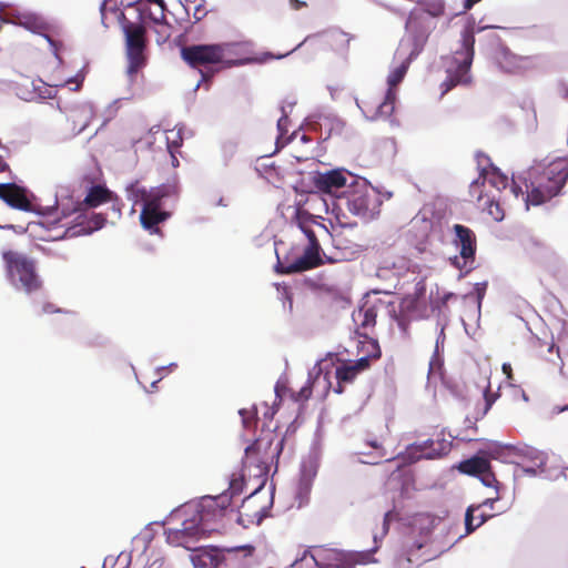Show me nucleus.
Wrapping results in <instances>:
<instances>
[{"instance_id": "nucleus-43", "label": "nucleus", "mask_w": 568, "mask_h": 568, "mask_svg": "<svg viewBox=\"0 0 568 568\" xmlns=\"http://www.w3.org/2000/svg\"><path fill=\"white\" fill-rule=\"evenodd\" d=\"M207 14V10L205 9V1L200 0V2L194 7L193 17L195 21H201Z\"/></svg>"}, {"instance_id": "nucleus-26", "label": "nucleus", "mask_w": 568, "mask_h": 568, "mask_svg": "<svg viewBox=\"0 0 568 568\" xmlns=\"http://www.w3.org/2000/svg\"><path fill=\"white\" fill-rule=\"evenodd\" d=\"M496 187L497 190H503L508 185V178L496 170L491 172H486L483 170L480 176L471 182L469 186V193L473 197H476L477 202L483 200V191L481 187L485 185V182Z\"/></svg>"}, {"instance_id": "nucleus-22", "label": "nucleus", "mask_w": 568, "mask_h": 568, "mask_svg": "<svg viewBox=\"0 0 568 568\" xmlns=\"http://www.w3.org/2000/svg\"><path fill=\"white\" fill-rule=\"evenodd\" d=\"M126 7H136L138 11L145 14L155 26H164L166 22V4L164 0H125Z\"/></svg>"}, {"instance_id": "nucleus-33", "label": "nucleus", "mask_w": 568, "mask_h": 568, "mask_svg": "<svg viewBox=\"0 0 568 568\" xmlns=\"http://www.w3.org/2000/svg\"><path fill=\"white\" fill-rule=\"evenodd\" d=\"M419 307V300L415 295H406L399 303L398 325L406 331L405 321L415 317Z\"/></svg>"}, {"instance_id": "nucleus-38", "label": "nucleus", "mask_w": 568, "mask_h": 568, "mask_svg": "<svg viewBox=\"0 0 568 568\" xmlns=\"http://www.w3.org/2000/svg\"><path fill=\"white\" fill-rule=\"evenodd\" d=\"M244 486V475L240 473H233L230 478L229 489L223 493L230 496V504L232 503L233 497L239 496L243 493Z\"/></svg>"}, {"instance_id": "nucleus-37", "label": "nucleus", "mask_w": 568, "mask_h": 568, "mask_svg": "<svg viewBox=\"0 0 568 568\" xmlns=\"http://www.w3.org/2000/svg\"><path fill=\"white\" fill-rule=\"evenodd\" d=\"M300 244L294 245L288 252H286L283 255H280L277 253V264H276V271L281 274H293L298 273V271H290L287 266L290 263L294 262L295 258H298L300 253Z\"/></svg>"}, {"instance_id": "nucleus-7", "label": "nucleus", "mask_w": 568, "mask_h": 568, "mask_svg": "<svg viewBox=\"0 0 568 568\" xmlns=\"http://www.w3.org/2000/svg\"><path fill=\"white\" fill-rule=\"evenodd\" d=\"M122 29L125 36L126 72L130 77H134L146 65V28L142 23L133 22L124 18Z\"/></svg>"}, {"instance_id": "nucleus-5", "label": "nucleus", "mask_w": 568, "mask_h": 568, "mask_svg": "<svg viewBox=\"0 0 568 568\" xmlns=\"http://www.w3.org/2000/svg\"><path fill=\"white\" fill-rule=\"evenodd\" d=\"M236 43L193 44L181 50L182 59L192 68L223 63L225 67L242 64L235 59Z\"/></svg>"}, {"instance_id": "nucleus-18", "label": "nucleus", "mask_w": 568, "mask_h": 568, "mask_svg": "<svg viewBox=\"0 0 568 568\" xmlns=\"http://www.w3.org/2000/svg\"><path fill=\"white\" fill-rule=\"evenodd\" d=\"M184 514L189 515V517L184 518L181 528H168L165 530V535L169 544L173 546H183L189 549V540L202 535L203 531L202 527L199 526L190 513Z\"/></svg>"}, {"instance_id": "nucleus-9", "label": "nucleus", "mask_w": 568, "mask_h": 568, "mask_svg": "<svg viewBox=\"0 0 568 568\" xmlns=\"http://www.w3.org/2000/svg\"><path fill=\"white\" fill-rule=\"evenodd\" d=\"M379 192L366 182L357 183L347 196V209L363 219H374L382 206Z\"/></svg>"}, {"instance_id": "nucleus-60", "label": "nucleus", "mask_w": 568, "mask_h": 568, "mask_svg": "<svg viewBox=\"0 0 568 568\" xmlns=\"http://www.w3.org/2000/svg\"><path fill=\"white\" fill-rule=\"evenodd\" d=\"M202 75H203L204 80H206L209 78L207 74L202 73Z\"/></svg>"}, {"instance_id": "nucleus-45", "label": "nucleus", "mask_w": 568, "mask_h": 568, "mask_svg": "<svg viewBox=\"0 0 568 568\" xmlns=\"http://www.w3.org/2000/svg\"><path fill=\"white\" fill-rule=\"evenodd\" d=\"M367 446H369L373 449L378 450V457L379 458H383V457L386 456V454L384 452L383 444L379 440H377V439L368 440L367 442Z\"/></svg>"}, {"instance_id": "nucleus-47", "label": "nucleus", "mask_w": 568, "mask_h": 568, "mask_svg": "<svg viewBox=\"0 0 568 568\" xmlns=\"http://www.w3.org/2000/svg\"><path fill=\"white\" fill-rule=\"evenodd\" d=\"M179 145L180 144L178 142H173L172 144L171 143L168 144V149H169V152H170L171 158H172V165L173 166H178L179 165V160L174 155V149L179 148Z\"/></svg>"}, {"instance_id": "nucleus-27", "label": "nucleus", "mask_w": 568, "mask_h": 568, "mask_svg": "<svg viewBox=\"0 0 568 568\" xmlns=\"http://www.w3.org/2000/svg\"><path fill=\"white\" fill-rule=\"evenodd\" d=\"M179 192L176 184H162L150 191H143L141 195L142 207L153 209L154 211H164L162 209V201L165 197L176 195Z\"/></svg>"}, {"instance_id": "nucleus-19", "label": "nucleus", "mask_w": 568, "mask_h": 568, "mask_svg": "<svg viewBox=\"0 0 568 568\" xmlns=\"http://www.w3.org/2000/svg\"><path fill=\"white\" fill-rule=\"evenodd\" d=\"M369 368V363L366 358H358L353 362H344L335 368V378L337 381V387L335 392L343 393L345 384L353 383L356 377Z\"/></svg>"}, {"instance_id": "nucleus-59", "label": "nucleus", "mask_w": 568, "mask_h": 568, "mask_svg": "<svg viewBox=\"0 0 568 568\" xmlns=\"http://www.w3.org/2000/svg\"><path fill=\"white\" fill-rule=\"evenodd\" d=\"M531 244L535 246H539L540 244L538 242L531 241Z\"/></svg>"}, {"instance_id": "nucleus-51", "label": "nucleus", "mask_w": 568, "mask_h": 568, "mask_svg": "<svg viewBox=\"0 0 568 568\" xmlns=\"http://www.w3.org/2000/svg\"><path fill=\"white\" fill-rule=\"evenodd\" d=\"M485 290H486V284H476V291H477V294H478V298L479 301L483 298L484 294H485Z\"/></svg>"}, {"instance_id": "nucleus-25", "label": "nucleus", "mask_w": 568, "mask_h": 568, "mask_svg": "<svg viewBox=\"0 0 568 568\" xmlns=\"http://www.w3.org/2000/svg\"><path fill=\"white\" fill-rule=\"evenodd\" d=\"M78 213L75 217L77 224L68 227L65 231V235L70 237L91 234L102 229L106 222V217L101 213H93L91 216H85L81 212Z\"/></svg>"}, {"instance_id": "nucleus-8", "label": "nucleus", "mask_w": 568, "mask_h": 568, "mask_svg": "<svg viewBox=\"0 0 568 568\" xmlns=\"http://www.w3.org/2000/svg\"><path fill=\"white\" fill-rule=\"evenodd\" d=\"M230 506V496L221 494L214 497H204L197 506L194 508L187 507L184 513H190L205 534L216 529L214 525L226 515Z\"/></svg>"}, {"instance_id": "nucleus-15", "label": "nucleus", "mask_w": 568, "mask_h": 568, "mask_svg": "<svg viewBox=\"0 0 568 568\" xmlns=\"http://www.w3.org/2000/svg\"><path fill=\"white\" fill-rule=\"evenodd\" d=\"M458 469L466 475L478 477L485 486L493 487L498 493L499 481L496 479L490 462L486 457L476 455L465 459L459 464Z\"/></svg>"}, {"instance_id": "nucleus-10", "label": "nucleus", "mask_w": 568, "mask_h": 568, "mask_svg": "<svg viewBox=\"0 0 568 568\" xmlns=\"http://www.w3.org/2000/svg\"><path fill=\"white\" fill-rule=\"evenodd\" d=\"M455 237L453 244L458 248L459 255L450 258L452 264L465 274L475 268L477 237L474 231L462 224H454Z\"/></svg>"}, {"instance_id": "nucleus-17", "label": "nucleus", "mask_w": 568, "mask_h": 568, "mask_svg": "<svg viewBox=\"0 0 568 568\" xmlns=\"http://www.w3.org/2000/svg\"><path fill=\"white\" fill-rule=\"evenodd\" d=\"M433 222L425 217H415L410 221L407 230V242L414 246L418 254L427 251Z\"/></svg>"}, {"instance_id": "nucleus-48", "label": "nucleus", "mask_w": 568, "mask_h": 568, "mask_svg": "<svg viewBox=\"0 0 568 568\" xmlns=\"http://www.w3.org/2000/svg\"><path fill=\"white\" fill-rule=\"evenodd\" d=\"M445 342V332L444 327L440 328L439 334L436 338L435 353H438L439 347L444 345Z\"/></svg>"}, {"instance_id": "nucleus-20", "label": "nucleus", "mask_w": 568, "mask_h": 568, "mask_svg": "<svg viewBox=\"0 0 568 568\" xmlns=\"http://www.w3.org/2000/svg\"><path fill=\"white\" fill-rule=\"evenodd\" d=\"M0 199L16 210L32 211V203L27 195L26 189L16 183L0 184Z\"/></svg>"}, {"instance_id": "nucleus-44", "label": "nucleus", "mask_w": 568, "mask_h": 568, "mask_svg": "<svg viewBox=\"0 0 568 568\" xmlns=\"http://www.w3.org/2000/svg\"><path fill=\"white\" fill-rule=\"evenodd\" d=\"M283 115L277 121V129L281 132V136L286 134L288 129V116L285 114L284 108H282Z\"/></svg>"}, {"instance_id": "nucleus-29", "label": "nucleus", "mask_w": 568, "mask_h": 568, "mask_svg": "<svg viewBox=\"0 0 568 568\" xmlns=\"http://www.w3.org/2000/svg\"><path fill=\"white\" fill-rule=\"evenodd\" d=\"M346 184V178L339 170H331L325 173H318L314 176L315 187L324 193H334Z\"/></svg>"}, {"instance_id": "nucleus-34", "label": "nucleus", "mask_w": 568, "mask_h": 568, "mask_svg": "<svg viewBox=\"0 0 568 568\" xmlns=\"http://www.w3.org/2000/svg\"><path fill=\"white\" fill-rule=\"evenodd\" d=\"M296 220L300 229L307 239L306 244H315L316 247H321L314 231L311 229V224L314 223L312 216L306 211L298 210L296 212Z\"/></svg>"}, {"instance_id": "nucleus-4", "label": "nucleus", "mask_w": 568, "mask_h": 568, "mask_svg": "<svg viewBox=\"0 0 568 568\" xmlns=\"http://www.w3.org/2000/svg\"><path fill=\"white\" fill-rule=\"evenodd\" d=\"M409 64L408 59H405L399 67L388 74V89L383 99L367 95L362 100H357V105L366 119L371 121L385 120L394 113L397 97L396 87L403 81Z\"/></svg>"}, {"instance_id": "nucleus-36", "label": "nucleus", "mask_w": 568, "mask_h": 568, "mask_svg": "<svg viewBox=\"0 0 568 568\" xmlns=\"http://www.w3.org/2000/svg\"><path fill=\"white\" fill-rule=\"evenodd\" d=\"M364 339L361 341V352L364 353V355L361 358H366L367 362L371 364L372 361H377L382 356V351L379 347L378 342L371 337L369 334L367 337H363Z\"/></svg>"}, {"instance_id": "nucleus-53", "label": "nucleus", "mask_w": 568, "mask_h": 568, "mask_svg": "<svg viewBox=\"0 0 568 568\" xmlns=\"http://www.w3.org/2000/svg\"><path fill=\"white\" fill-rule=\"evenodd\" d=\"M485 400H486V408H485V410H488L491 407L493 402H494V399L488 394V392L485 393Z\"/></svg>"}, {"instance_id": "nucleus-30", "label": "nucleus", "mask_w": 568, "mask_h": 568, "mask_svg": "<svg viewBox=\"0 0 568 568\" xmlns=\"http://www.w3.org/2000/svg\"><path fill=\"white\" fill-rule=\"evenodd\" d=\"M408 28H409V33L407 36V39L403 42L402 45L407 47L408 55L406 59H408V62H412L424 50V47L428 40V32H427V30L422 29V28H413L412 22L409 23Z\"/></svg>"}, {"instance_id": "nucleus-3", "label": "nucleus", "mask_w": 568, "mask_h": 568, "mask_svg": "<svg viewBox=\"0 0 568 568\" xmlns=\"http://www.w3.org/2000/svg\"><path fill=\"white\" fill-rule=\"evenodd\" d=\"M1 256L7 280L17 291L30 295L42 288L43 282L33 258L13 250L3 251Z\"/></svg>"}, {"instance_id": "nucleus-13", "label": "nucleus", "mask_w": 568, "mask_h": 568, "mask_svg": "<svg viewBox=\"0 0 568 568\" xmlns=\"http://www.w3.org/2000/svg\"><path fill=\"white\" fill-rule=\"evenodd\" d=\"M497 67L505 73L523 75L537 68L536 55H520L507 47H500L494 54Z\"/></svg>"}, {"instance_id": "nucleus-35", "label": "nucleus", "mask_w": 568, "mask_h": 568, "mask_svg": "<svg viewBox=\"0 0 568 568\" xmlns=\"http://www.w3.org/2000/svg\"><path fill=\"white\" fill-rule=\"evenodd\" d=\"M535 347L537 348L538 355L547 362L557 364L556 358L560 359L559 356V347L555 344L552 339L549 342H542L537 339Z\"/></svg>"}, {"instance_id": "nucleus-12", "label": "nucleus", "mask_w": 568, "mask_h": 568, "mask_svg": "<svg viewBox=\"0 0 568 568\" xmlns=\"http://www.w3.org/2000/svg\"><path fill=\"white\" fill-rule=\"evenodd\" d=\"M368 555L365 552L355 551H334L326 562L320 564L314 556L311 557V561L302 558L295 560L287 568H355L357 565H364L367 562Z\"/></svg>"}, {"instance_id": "nucleus-58", "label": "nucleus", "mask_w": 568, "mask_h": 568, "mask_svg": "<svg viewBox=\"0 0 568 568\" xmlns=\"http://www.w3.org/2000/svg\"><path fill=\"white\" fill-rule=\"evenodd\" d=\"M452 296H453V294H452V293L447 294V295L445 296L444 301L446 302V301H447L448 298H450Z\"/></svg>"}, {"instance_id": "nucleus-28", "label": "nucleus", "mask_w": 568, "mask_h": 568, "mask_svg": "<svg viewBox=\"0 0 568 568\" xmlns=\"http://www.w3.org/2000/svg\"><path fill=\"white\" fill-rule=\"evenodd\" d=\"M499 499V494L496 493L495 497H490L485 499L479 505H470L465 514V528L466 534H471L475 531L478 527H480L484 523H486L489 518H491L493 514H486V513H479L478 515H475L476 511H478L481 507H489L493 508V505L495 501Z\"/></svg>"}, {"instance_id": "nucleus-23", "label": "nucleus", "mask_w": 568, "mask_h": 568, "mask_svg": "<svg viewBox=\"0 0 568 568\" xmlns=\"http://www.w3.org/2000/svg\"><path fill=\"white\" fill-rule=\"evenodd\" d=\"M112 193L102 185L92 186L83 201L77 202L72 210L69 211L62 207L61 213L64 217L69 216L71 213L82 212L84 209H94L103 203L111 201Z\"/></svg>"}, {"instance_id": "nucleus-49", "label": "nucleus", "mask_w": 568, "mask_h": 568, "mask_svg": "<svg viewBox=\"0 0 568 568\" xmlns=\"http://www.w3.org/2000/svg\"><path fill=\"white\" fill-rule=\"evenodd\" d=\"M288 2H290V7L293 10H301V9L307 7V3L305 1H301V0H288Z\"/></svg>"}, {"instance_id": "nucleus-42", "label": "nucleus", "mask_w": 568, "mask_h": 568, "mask_svg": "<svg viewBox=\"0 0 568 568\" xmlns=\"http://www.w3.org/2000/svg\"><path fill=\"white\" fill-rule=\"evenodd\" d=\"M240 415L242 417V422L245 428H251L255 424L256 412L241 409Z\"/></svg>"}, {"instance_id": "nucleus-46", "label": "nucleus", "mask_w": 568, "mask_h": 568, "mask_svg": "<svg viewBox=\"0 0 568 568\" xmlns=\"http://www.w3.org/2000/svg\"><path fill=\"white\" fill-rule=\"evenodd\" d=\"M394 513L392 510L387 511L385 515H384V519H383V532H382V536L384 537L385 535H387L388 530H389V524L394 517Z\"/></svg>"}, {"instance_id": "nucleus-41", "label": "nucleus", "mask_w": 568, "mask_h": 568, "mask_svg": "<svg viewBox=\"0 0 568 568\" xmlns=\"http://www.w3.org/2000/svg\"><path fill=\"white\" fill-rule=\"evenodd\" d=\"M155 32L158 34L156 42L164 43L171 37V24L166 21L164 26H156Z\"/></svg>"}, {"instance_id": "nucleus-16", "label": "nucleus", "mask_w": 568, "mask_h": 568, "mask_svg": "<svg viewBox=\"0 0 568 568\" xmlns=\"http://www.w3.org/2000/svg\"><path fill=\"white\" fill-rule=\"evenodd\" d=\"M450 449L452 442L444 437V433H440L436 439L430 438L420 444H413L407 452L415 459H433L447 455Z\"/></svg>"}, {"instance_id": "nucleus-24", "label": "nucleus", "mask_w": 568, "mask_h": 568, "mask_svg": "<svg viewBox=\"0 0 568 568\" xmlns=\"http://www.w3.org/2000/svg\"><path fill=\"white\" fill-rule=\"evenodd\" d=\"M321 247H316L315 244H304L300 246L298 258L290 263L287 268L290 271L304 272L323 264V260L320 254Z\"/></svg>"}, {"instance_id": "nucleus-52", "label": "nucleus", "mask_w": 568, "mask_h": 568, "mask_svg": "<svg viewBox=\"0 0 568 568\" xmlns=\"http://www.w3.org/2000/svg\"><path fill=\"white\" fill-rule=\"evenodd\" d=\"M82 80H78L77 78H72L70 80L67 81V84H71V83H75V87L73 88V90H79L81 84H82Z\"/></svg>"}, {"instance_id": "nucleus-1", "label": "nucleus", "mask_w": 568, "mask_h": 568, "mask_svg": "<svg viewBox=\"0 0 568 568\" xmlns=\"http://www.w3.org/2000/svg\"><path fill=\"white\" fill-rule=\"evenodd\" d=\"M435 525L436 518L433 515L423 513L412 517L408 532H405L402 549L396 557L400 568L420 567L443 552L432 539Z\"/></svg>"}, {"instance_id": "nucleus-21", "label": "nucleus", "mask_w": 568, "mask_h": 568, "mask_svg": "<svg viewBox=\"0 0 568 568\" xmlns=\"http://www.w3.org/2000/svg\"><path fill=\"white\" fill-rule=\"evenodd\" d=\"M314 388H321L322 395L326 396L331 388L329 373L322 374V368L313 369L310 372L306 384L300 392L293 394L295 402H306L311 396Z\"/></svg>"}, {"instance_id": "nucleus-54", "label": "nucleus", "mask_w": 568, "mask_h": 568, "mask_svg": "<svg viewBox=\"0 0 568 568\" xmlns=\"http://www.w3.org/2000/svg\"><path fill=\"white\" fill-rule=\"evenodd\" d=\"M59 310H53V306L51 304H47L44 305L43 307V312L44 313H52V312H58Z\"/></svg>"}, {"instance_id": "nucleus-57", "label": "nucleus", "mask_w": 568, "mask_h": 568, "mask_svg": "<svg viewBox=\"0 0 568 568\" xmlns=\"http://www.w3.org/2000/svg\"><path fill=\"white\" fill-rule=\"evenodd\" d=\"M130 561L123 562L119 568H129Z\"/></svg>"}, {"instance_id": "nucleus-50", "label": "nucleus", "mask_w": 568, "mask_h": 568, "mask_svg": "<svg viewBox=\"0 0 568 568\" xmlns=\"http://www.w3.org/2000/svg\"><path fill=\"white\" fill-rule=\"evenodd\" d=\"M511 192L514 193V195L516 197H518L519 195H524V191L521 190V187L517 184V182L515 180H513Z\"/></svg>"}, {"instance_id": "nucleus-39", "label": "nucleus", "mask_w": 568, "mask_h": 568, "mask_svg": "<svg viewBox=\"0 0 568 568\" xmlns=\"http://www.w3.org/2000/svg\"><path fill=\"white\" fill-rule=\"evenodd\" d=\"M424 10L432 17H440L445 13V3L442 0L425 3Z\"/></svg>"}, {"instance_id": "nucleus-40", "label": "nucleus", "mask_w": 568, "mask_h": 568, "mask_svg": "<svg viewBox=\"0 0 568 568\" xmlns=\"http://www.w3.org/2000/svg\"><path fill=\"white\" fill-rule=\"evenodd\" d=\"M485 210L495 221H501L505 216L504 210L498 201L489 200Z\"/></svg>"}, {"instance_id": "nucleus-11", "label": "nucleus", "mask_w": 568, "mask_h": 568, "mask_svg": "<svg viewBox=\"0 0 568 568\" xmlns=\"http://www.w3.org/2000/svg\"><path fill=\"white\" fill-rule=\"evenodd\" d=\"M274 438V433L267 432L255 439V442L245 449V463L266 468L273 459H278L283 450L285 438L282 437L273 447Z\"/></svg>"}, {"instance_id": "nucleus-32", "label": "nucleus", "mask_w": 568, "mask_h": 568, "mask_svg": "<svg viewBox=\"0 0 568 568\" xmlns=\"http://www.w3.org/2000/svg\"><path fill=\"white\" fill-rule=\"evenodd\" d=\"M170 217V213L166 211H154L153 209H141L140 222L144 230L150 234H159V225Z\"/></svg>"}, {"instance_id": "nucleus-6", "label": "nucleus", "mask_w": 568, "mask_h": 568, "mask_svg": "<svg viewBox=\"0 0 568 568\" xmlns=\"http://www.w3.org/2000/svg\"><path fill=\"white\" fill-rule=\"evenodd\" d=\"M474 44V33L471 31H465L462 36V49L455 52L452 65L446 70L447 77L442 83V95H445L457 85H467L470 83L471 78L469 71L475 53Z\"/></svg>"}, {"instance_id": "nucleus-14", "label": "nucleus", "mask_w": 568, "mask_h": 568, "mask_svg": "<svg viewBox=\"0 0 568 568\" xmlns=\"http://www.w3.org/2000/svg\"><path fill=\"white\" fill-rule=\"evenodd\" d=\"M267 509L266 499L258 491H254L243 500L239 510L237 523L245 528L251 525H260L267 516Z\"/></svg>"}, {"instance_id": "nucleus-55", "label": "nucleus", "mask_w": 568, "mask_h": 568, "mask_svg": "<svg viewBox=\"0 0 568 568\" xmlns=\"http://www.w3.org/2000/svg\"><path fill=\"white\" fill-rule=\"evenodd\" d=\"M503 371L508 375V377H510L511 367H510L509 364H504L503 365Z\"/></svg>"}, {"instance_id": "nucleus-2", "label": "nucleus", "mask_w": 568, "mask_h": 568, "mask_svg": "<svg viewBox=\"0 0 568 568\" xmlns=\"http://www.w3.org/2000/svg\"><path fill=\"white\" fill-rule=\"evenodd\" d=\"M530 183L526 184L527 204L540 205L558 195L568 180V156L558 158L542 171L528 172Z\"/></svg>"}, {"instance_id": "nucleus-31", "label": "nucleus", "mask_w": 568, "mask_h": 568, "mask_svg": "<svg viewBox=\"0 0 568 568\" xmlns=\"http://www.w3.org/2000/svg\"><path fill=\"white\" fill-rule=\"evenodd\" d=\"M352 317L356 325L355 334L358 337H367L376 325V311L374 307H361L353 312Z\"/></svg>"}, {"instance_id": "nucleus-56", "label": "nucleus", "mask_w": 568, "mask_h": 568, "mask_svg": "<svg viewBox=\"0 0 568 568\" xmlns=\"http://www.w3.org/2000/svg\"><path fill=\"white\" fill-rule=\"evenodd\" d=\"M33 26H34V28L41 29V28H43V22L34 19Z\"/></svg>"}]
</instances>
